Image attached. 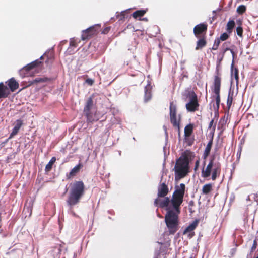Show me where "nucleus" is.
Instances as JSON below:
<instances>
[{
	"mask_svg": "<svg viewBox=\"0 0 258 258\" xmlns=\"http://www.w3.org/2000/svg\"><path fill=\"white\" fill-rule=\"evenodd\" d=\"M183 201V197L172 195L170 200L173 209H168L165 216V222L170 234H174L178 229V215L180 213V206Z\"/></svg>",
	"mask_w": 258,
	"mask_h": 258,
	"instance_id": "nucleus-1",
	"label": "nucleus"
},
{
	"mask_svg": "<svg viewBox=\"0 0 258 258\" xmlns=\"http://www.w3.org/2000/svg\"><path fill=\"white\" fill-rule=\"evenodd\" d=\"M70 194L67 204L73 206L78 204L85 192V185L82 181H75L70 184Z\"/></svg>",
	"mask_w": 258,
	"mask_h": 258,
	"instance_id": "nucleus-2",
	"label": "nucleus"
},
{
	"mask_svg": "<svg viewBox=\"0 0 258 258\" xmlns=\"http://www.w3.org/2000/svg\"><path fill=\"white\" fill-rule=\"evenodd\" d=\"M221 173V165L219 162H209L206 168L202 170V176L204 178H208L212 175V179L215 180L220 176Z\"/></svg>",
	"mask_w": 258,
	"mask_h": 258,
	"instance_id": "nucleus-3",
	"label": "nucleus"
},
{
	"mask_svg": "<svg viewBox=\"0 0 258 258\" xmlns=\"http://www.w3.org/2000/svg\"><path fill=\"white\" fill-rule=\"evenodd\" d=\"M221 74L218 69H217L216 73L214 76L212 91L215 95V100L217 109L219 108L220 103V89L221 86Z\"/></svg>",
	"mask_w": 258,
	"mask_h": 258,
	"instance_id": "nucleus-4",
	"label": "nucleus"
},
{
	"mask_svg": "<svg viewBox=\"0 0 258 258\" xmlns=\"http://www.w3.org/2000/svg\"><path fill=\"white\" fill-rule=\"evenodd\" d=\"M174 166L176 179L183 178L190 172L189 162H175Z\"/></svg>",
	"mask_w": 258,
	"mask_h": 258,
	"instance_id": "nucleus-5",
	"label": "nucleus"
},
{
	"mask_svg": "<svg viewBox=\"0 0 258 258\" xmlns=\"http://www.w3.org/2000/svg\"><path fill=\"white\" fill-rule=\"evenodd\" d=\"M186 98L189 101L186 104L185 108L188 112H195L199 110L200 104L198 97L193 91H188L186 95Z\"/></svg>",
	"mask_w": 258,
	"mask_h": 258,
	"instance_id": "nucleus-6",
	"label": "nucleus"
},
{
	"mask_svg": "<svg viewBox=\"0 0 258 258\" xmlns=\"http://www.w3.org/2000/svg\"><path fill=\"white\" fill-rule=\"evenodd\" d=\"M100 28V25L96 24L90 27L86 30H83L82 32L81 39L85 40L96 35Z\"/></svg>",
	"mask_w": 258,
	"mask_h": 258,
	"instance_id": "nucleus-7",
	"label": "nucleus"
},
{
	"mask_svg": "<svg viewBox=\"0 0 258 258\" xmlns=\"http://www.w3.org/2000/svg\"><path fill=\"white\" fill-rule=\"evenodd\" d=\"M170 119L171 123L172 124L173 127H177L178 130L180 128V119L177 120L176 114H177V107L176 104L173 101L170 103Z\"/></svg>",
	"mask_w": 258,
	"mask_h": 258,
	"instance_id": "nucleus-8",
	"label": "nucleus"
},
{
	"mask_svg": "<svg viewBox=\"0 0 258 258\" xmlns=\"http://www.w3.org/2000/svg\"><path fill=\"white\" fill-rule=\"evenodd\" d=\"M208 29V25L206 23H202L198 24L194 28V33L196 38L206 36V33Z\"/></svg>",
	"mask_w": 258,
	"mask_h": 258,
	"instance_id": "nucleus-9",
	"label": "nucleus"
},
{
	"mask_svg": "<svg viewBox=\"0 0 258 258\" xmlns=\"http://www.w3.org/2000/svg\"><path fill=\"white\" fill-rule=\"evenodd\" d=\"M195 157V154L194 152L186 150L181 153L180 157L176 161H192Z\"/></svg>",
	"mask_w": 258,
	"mask_h": 258,
	"instance_id": "nucleus-10",
	"label": "nucleus"
},
{
	"mask_svg": "<svg viewBox=\"0 0 258 258\" xmlns=\"http://www.w3.org/2000/svg\"><path fill=\"white\" fill-rule=\"evenodd\" d=\"M171 202L169 198L165 197L163 199H161L158 197L154 201V205L156 206H159L160 208H166L167 212L168 211V209H171L170 207H169V204Z\"/></svg>",
	"mask_w": 258,
	"mask_h": 258,
	"instance_id": "nucleus-11",
	"label": "nucleus"
},
{
	"mask_svg": "<svg viewBox=\"0 0 258 258\" xmlns=\"http://www.w3.org/2000/svg\"><path fill=\"white\" fill-rule=\"evenodd\" d=\"M83 167V164L79 163L78 165L75 166L69 173L66 174L67 179H71L76 176L80 172Z\"/></svg>",
	"mask_w": 258,
	"mask_h": 258,
	"instance_id": "nucleus-12",
	"label": "nucleus"
},
{
	"mask_svg": "<svg viewBox=\"0 0 258 258\" xmlns=\"http://www.w3.org/2000/svg\"><path fill=\"white\" fill-rule=\"evenodd\" d=\"M169 192L168 186L165 182L161 183L158 188V197L164 198Z\"/></svg>",
	"mask_w": 258,
	"mask_h": 258,
	"instance_id": "nucleus-13",
	"label": "nucleus"
},
{
	"mask_svg": "<svg viewBox=\"0 0 258 258\" xmlns=\"http://www.w3.org/2000/svg\"><path fill=\"white\" fill-rule=\"evenodd\" d=\"M8 86V88L12 92L15 91L19 87L18 82L14 78H11L6 82Z\"/></svg>",
	"mask_w": 258,
	"mask_h": 258,
	"instance_id": "nucleus-14",
	"label": "nucleus"
},
{
	"mask_svg": "<svg viewBox=\"0 0 258 258\" xmlns=\"http://www.w3.org/2000/svg\"><path fill=\"white\" fill-rule=\"evenodd\" d=\"M9 88L3 82L0 83V99L6 98L10 95Z\"/></svg>",
	"mask_w": 258,
	"mask_h": 258,
	"instance_id": "nucleus-15",
	"label": "nucleus"
},
{
	"mask_svg": "<svg viewBox=\"0 0 258 258\" xmlns=\"http://www.w3.org/2000/svg\"><path fill=\"white\" fill-rule=\"evenodd\" d=\"M198 39V40L197 41L196 47L195 48L196 50L202 49L206 46L207 43L206 41V36L200 37Z\"/></svg>",
	"mask_w": 258,
	"mask_h": 258,
	"instance_id": "nucleus-16",
	"label": "nucleus"
},
{
	"mask_svg": "<svg viewBox=\"0 0 258 258\" xmlns=\"http://www.w3.org/2000/svg\"><path fill=\"white\" fill-rule=\"evenodd\" d=\"M185 191V185L180 183L179 186L175 187V189L173 194L184 197Z\"/></svg>",
	"mask_w": 258,
	"mask_h": 258,
	"instance_id": "nucleus-17",
	"label": "nucleus"
},
{
	"mask_svg": "<svg viewBox=\"0 0 258 258\" xmlns=\"http://www.w3.org/2000/svg\"><path fill=\"white\" fill-rule=\"evenodd\" d=\"M85 114L87 118V121L88 122H93L99 120V117L97 116L96 112L93 113L92 111H90L85 113Z\"/></svg>",
	"mask_w": 258,
	"mask_h": 258,
	"instance_id": "nucleus-18",
	"label": "nucleus"
},
{
	"mask_svg": "<svg viewBox=\"0 0 258 258\" xmlns=\"http://www.w3.org/2000/svg\"><path fill=\"white\" fill-rule=\"evenodd\" d=\"M144 101L145 102L149 101L152 98V87L150 85H147L145 87Z\"/></svg>",
	"mask_w": 258,
	"mask_h": 258,
	"instance_id": "nucleus-19",
	"label": "nucleus"
},
{
	"mask_svg": "<svg viewBox=\"0 0 258 258\" xmlns=\"http://www.w3.org/2000/svg\"><path fill=\"white\" fill-rule=\"evenodd\" d=\"M93 107V100L92 97L88 98L84 108V113L89 112L91 111Z\"/></svg>",
	"mask_w": 258,
	"mask_h": 258,
	"instance_id": "nucleus-20",
	"label": "nucleus"
},
{
	"mask_svg": "<svg viewBox=\"0 0 258 258\" xmlns=\"http://www.w3.org/2000/svg\"><path fill=\"white\" fill-rule=\"evenodd\" d=\"M198 224V221L196 220L188 225L183 231V234L185 235L194 231Z\"/></svg>",
	"mask_w": 258,
	"mask_h": 258,
	"instance_id": "nucleus-21",
	"label": "nucleus"
},
{
	"mask_svg": "<svg viewBox=\"0 0 258 258\" xmlns=\"http://www.w3.org/2000/svg\"><path fill=\"white\" fill-rule=\"evenodd\" d=\"M22 124L23 123L21 120H17L16 121V124L14 127L12 132L10 135V138L17 134Z\"/></svg>",
	"mask_w": 258,
	"mask_h": 258,
	"instance_id": "nucleus-22",
	"label": "nucleus"
},
{
	"mask_svg": "<svg viewBox=\"0 0 258 258\" xmlns=\"http://www.w3.org/2000/svg\"><path fill=\"white\" fill-rule=\"evenodd\" d=\"M194 124L190 123L187 125L184 128V136H191L194 131Z\"/></svg>",
	"mask_w": 258,
	"mask_h": 258,
	"instance_id": "nucleus-23",
	"label": "nucleus"
},
{
	"mask_svg": "<svg viewBox=\"0 0 258 258\" xmlns=\"http://www.w3.org/2000/svg\"><path fill=\"white\" fill-rule=\"evenodd\" d=\"M195 142V137L194 136H184L183 142L184 144L186 145L187 146H192Z\"/></svg>",
	"mask_w": 258,
	"mask_h": 258,
	"instance_id": "nucleus-24",
	"label": "nucleus"
},
{
	"mask_svg": "<svg viewBox=\"0 0 258 258\" xmlns=\"http://www.w3.org/2000/svg\"><path fill=\"white\" fill-rule=\"evenodd\" d=\"M213 144V138H212L208 142L207 146L205 149L203 154L204 158H206L210 154L212 146Z\"/></svg>",
	"mask_w": 258,
	"mask_h": 258,
	"instance_id": "nucleus-25",
	"label": "nucleus"
},
{
	"mask_svg": "<svg viewBox=\"0 0 258 258\" xmlns=\"http://www.w3.org/2000/svg\"><path fill=\"white\" fill-rule=\"evenodd\" d=\"M51 81V79L47 77H38L33 80L31 82V84L39 83L41 82H46Z\"/></svg>",
	"mask_w": 258,
	"mask_h": 258,
	"instance_id": "nucleus-26",
	"label": "nucleus"
},
{
	"mask_svg": "<svg viewBox=\"0 0 258 258\" xmlns=\"http://www.w3.org/2000/svg\"><path fill=\"white\" fill-rule=\"evenodd\" d=\"M212 190V185L208 183L204 185L202 188V192L204 195L209 194Z\"/></svg>",
	"mask_w": 258,
	"mask_h": 258,
	"instance_id": "nucleus-27",
	"label": "nucleus"
},
{
	"mask_svg": "<svg viewBox=\"0 0 258 258\" xmlns=\"http://www.w3.org/2000/svg\"><path fill=\"white\" fill-rule=\"evenodd\" d=\"M147 10H137L133 13L132 16L134 18L137 19L138 17L143 16L145 14Z\"/></svg>",
	"mask_w": 258,
	"mask_h": 258,
	"instance_id": "nucleus-28",
	"label": "nucleus"
},
{
	"mask_svg": "<svg viewBox=\"0 0 258 258\" xmlns=\"http://www.w3.org/2000/svg\"><path fill=\"white\" fill-rule=\"evenodd\" d=\"M230 43L229 42H224L221 47V50L222 52V56H224L225 55V53L227 51L230 50V49L229 48V45Z\"/></svg>",
	"mask_w": 258,
	"mask_h": 258,
	"instance_id": "nucleus-29",
	"label": "nucleus"
},
{
	"mask_svg": "<svg viewBox=\"0 0 258 258\" xmlns=\"http://www.w3.org/2000/svg\"><path fill=\"white\" fill-rule=\"evenodd\" d=\"M233 92H229L227 100V107L228 109H229L231 106L233 102Z\"/></svg>",
	"mask_w": 258,
	"mask_h": 258,
	"instance_id": "nucleus-30",
	"label": "nucleus"
},
{
	"mask_svg": "<svg viewBox=\"0 0 258 258\" xmlns=\"http://www.w3.org/2000/svg\"><path fill=\"white\" fill-rule=\"evenodd\" d=\"M235 22L233 20H230L227 24L226 30L229 33H231L232 29L235 26Z\"/></svg>",
	"mask_w": 258,
	"mask_h": 258,
	"instance_id": "nucleus-31",
	"label": "nucleus"
},
{
	"mask_svg": "<svg viewBox=\"0 0 258 258\" xmlns=\"http://www.w3.org/2000/svg\"><path fill=\"white\" fill-rule=\"evenodd\" d=\"M39 63H40V62L38 61V60L33 61L25 67L26 70L27 71H30L36 67Z\"/></svg>",
	"mask_w": 258,
	"mask_h": 258,
	"instance_id": "nucleus-32",
	"label": "nucleus"
},
{
	"mask_svg": "<svg viewBox=\"0 0 258 258\" xmlns=\"http://www.w3.org/2000/svg\"><path fill=\"white\" fill-rule=\"evenodd\" d=\"M246 7L244 5H240L237 9V12L239 14H242L246 11Z\"/></svg>",
	"mask_w": 258,
	"mask_h": 258,
	"instance_id": "nucleus-33",
	"label": "nucleus"
},
{
	"mask_svg": "<svg viewBox=\"0 0 258 258\" xmlns=\"http://www.w3.org/2000/svg\"><path fill=\"white\" fill-rule=\"evenodd\" d=\"M125 14H126L125 12H124V11L121 12L120 13L118 14L117 15H116V18L119 21H122V20H123L125 19Z\"/></svg>",
	"mask_w": 258,
	"mask_h": 258,
	"instance_id": "nucleus-34",
	"label": "nucleus"
},
{
	"mask_svg": "<svg viewBox=\"0 0 258 258\" xmlns=\"http://www.w3.org/2000/svg\"><path fill=\"white\" fill-rule=\"evenodd\" d=\"M220 39L217 38L215 40L214 45L212 47L213 50H217L220 45Z\"/></svg>",
	"mask_w": 258,
	"mask_h": 258,
	"instance_id": "nucleus-35",
	"label": "nucleus"
},
{
	"mask_svg": "<svg viewBox=\"0 0 258 258\" xmlns=\"http://www.w3.org/2000/svg\"><path fill=\"white\" fill-rule=\"evenodd\" d=\"M78 45V42L74 38H72L70 39V46L76 47Z\"/></svg>",
	"mask_w": 258,
	"mask_h": 258,
	"instance_id": "nucleus-36",
	"label": "nucleus"
},
{
	"mask_svg": "<svg viewBox=\"0 0 258 258\" xmlns=\"http://www.w3.org/2000/svg\"><path fill=\"white\" fill-rule=\"evenodd\" d=\"M54 163V162H48L46 165L45 169V171L46 173L49 172L52 169Z\"/></svg>",
	"mask_w": 258,
	"mask_h": 258,
	"instance_id": "nucleus-37",
	"label": "nucleus"
},
{
	"mask_svg": "<svg viewBox=\"0 0 258 258\" xmlns=\"http://www.w3.org/2000/svg\"><path fill=\"white\" fill-rule=\"evenodd\" d=\"M237 34L240 37L243 36V28L241 26H239L236 28Z\"/></svg>",
	"mask_w": 258,
	"mask_h": 258,
	"instance_id": "nucleus-38",
	"label": "nucleus"
},
{
	"mask_svg": "<svg viewBox=\"0 0 258 258\" xmlns=\"http://www.w3.org/2000/svg\"><path fill=\"white\" fill-rule=\"evenodd\" d=\"M257 240H256V239H255L253 241L252 246L251 247L250 251V254L252 253L255 251V250L256 249V248L257 247Z\"/></svg>",
	"mask_w": 258,
	"mask_h": 258,
	"instance_id": "nucleus-39",
	"label": "nucleus"
},
{
	"mask_svg": "<svg viewBox=\"0 0 258 258\" xmlns=\"http://www.w3.org/2000/svg\"><path fill=\"white\" fill-rule=\"evenodd\" d=\"M229 36L227 33H223L220 35V37L219 39H220V41H225L228 38Z\"/></svg>",
	"mask_w": 258,
	"mask_h": 258,
	"instance_id": "nucleus-40",
	"label": "nucleus"
},
{
	"mask_svg": "<svg viewBox=\"0 0 258 258\" xmlns=\"http://www.w3.org/2000/svg\"><path fill=\"white\" fill-rule=\"evenodd\" d=\"M85 83L90 86H92L94 84V81L91 78H88L85 80Z\"/></svg>",
	"mask_w": 258,
	"mask_h": 258,
	"instance_id": "nucleus-41",
	"label": "nucleus"
},
{
	"mask_svg": "<svg viewBox=\"0 0 258 258\" xmlns=\"http://www.w3.org/2000/svg\"><path fill=\"white\" fill-rule=\"evenodd\" d=\"M110 27H106L102 30V33L104 34H107L109 32V31H110Z\"/></svg>",
	"mask_w": 258,
	"mask_h": 258,
	"instance_id": "nucleus-42",
	"label": "nucleus"
},
{
	"mask_svg": "<svg viewBox=\"0 0 258 258\" xmlns=\"http://www.w3.org/2000/svg\"><path fill=\"white\" fill-rule=\"evenodd\" d=\"M234 75L235 79L237 80L238 79V70L237 69H235Z\"/></svg>",
	"mask_w": 258,
	"mask_h": 258,
	"instance_id": "nucleus-43",
	"label": "nucleus"
},
{
	"mask_svg": "<svg viewBox=\"0 0 258 258\" xmlns=\"http://www.w3.org/2000/svg\"><path fill=\"white\" fill-rule=\"evenodd\" d=\"M230 52L232 54V57H233V60L235 59V58L236 57V53L234 52V51H233V49H231L230 50Z\"/></svg>",
	"mask_w": 258,
	"mask_h": 258,
	"instance_id": "nucleus-44",
	"label": "nucleus"
},
{
	"mask_svg": "<svg viewBox=\"0 0 258 258\" xmlns=\"http://www.w3.org/2000/svg\"><path fill=\"white\" fill-rule=\"evenodd\" d=\"M213 123H214V119H212L209 124L208 128H209V129L211 128L212 127V126H213Z\"/></svg>",
	"mask_w": 258,
	"mask_h": 258,
	"instance_id": "nucleus-45",
	"label": "nucleus"
},
{
	"mask_svg": "<svg viewBox=\"0 0 258 258\" xmlns=\"http://www.w3.org/2000/svg\"><path fill=\"white\" fill-rule=\"evenodd\" d=\"M54 248L57 249V250L59 253L60 252L61 249H60V247L59 246H55Z\"/></svg>",
	"mask_w": 258,
	"mask_h": 258,
	"instance_id": "nucleus-46",
	"label": "nucleus"
},
{
	"mask_svg": "<svg viewBox=\"0 0 258 258\" xmlns=\"http://www.w3.org/2000/svg\"><path fill=\"white\" fill-rule=\"evenodd\" d=\"M56 158L53 157L51 158V159L50 160V161H56Z\"/></svg>",
	"mask_w": 258,
	"mask_h": 258,
	"instance_id": "nucleus-47",
	"label": "nucleus"
},
{
	"mask_svg": "<svg viewBox=\"0 0 258 258\" xmlns=\"http://www.w3.org/2000/svg\"><path fill=\"white\" fill-rule=\"evenodd\" d=\"M199 162H196L195 169H196L199 166Z\"/></svg>",
	"mask_w": 258,
	"mask_h": 258,
	"instance_id": "nucleus-48",
	"label": "nucleus"
},
{
	"mask_svg": "<svg viewBox=\"0 0 258 258\" xmlns=\"http://www.w3.org/2000/svg\"><path fill=\"white\" fill-rule=\"evenodd\" d=\"M241 150H242V149H241V147H240V150L238 151V152H239L240 154H241Z\"/></svg>",
	"mask_w": 258,
	"mask_h": 258,
	"instance_id": "nucleus-49",
	"label": "nucleus"
},
{
	"mask_svg": "<svg viewBox=\"0 0 258 258\" xmlns=\"http://www.w3.org/2000/svg\"><path fill=\"white\" fill-rule=\"evenodd\" d=\"M215 126H216V125H214V127H213V130H215Z\"/></svg>",
	"mask_w": 258,
	"mask_h": 258,
	"instance_id": "nucleus-50",
	"label": "nucleus"
}]
</instances>
